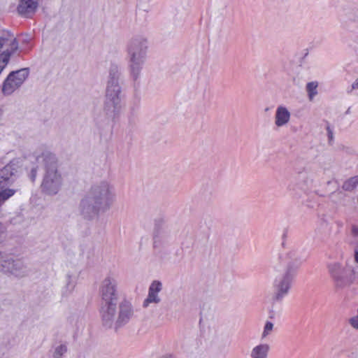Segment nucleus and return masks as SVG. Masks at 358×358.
<instances>
[{
  "instance_id": "f257e3e1",
  "label": "nucleus",
  "mask_w": 358,
  "mask_h": 358,
  "mask_svg": "<svg viewBox=\"0 0 358 358\" xmlns=\"http://www.w3.org/2000/svg\"><path fill=\"white\" fill-rule=\"evenodd\" d=\"M99 293L101 298L100 315L103 326L118 329L127 324L134 315L131 303L119 298L117 276L113 273L107 274L101 281Z\"/></svg>"
},
{
  "instance_id": "f03ea898",
  "label": "nucleus",
  "mask_w": 358,
  "mask_h": 358,
  "mask_svg": "<svg viewBox=\"0 0 358 358\" xmlns=\"http://www.w3.org/2000/svg\"><path fill=\"white\" fill-rule=\"evenodd\" d=\"M115 201L114 187L108 181H100L93 184L81 199L78 212L83 219L92 220L108 211Z\"/></svg>"
},
{
  "instance_id": "7ed1b4c3",
  "label": "nucleus",
  "mask_w": 358,
  "mask_h": 358,
  "mask_svg": "<svg viewBox=\"0 0 358 358\" xmlns=\"http://www.w3.org/2000/svg\"><path fill=\"white\" fill-rule=\"evenodd\" d=\"M33 158L38 164L45 166V173L41 183V190L48 195H55L62 185V178L57 171L56 157L50 151L39 148L34 152Z\"/></svg>"
},
{
  "instance_id": "20e7f679",
  "label": "nucleus",
  "mask_w": 358,
  "mask_h": 358,
  "mask_svg": "<svg viewBox=\"0 0 358 358\" xmlns=\"http://www.w3.org/2000/svg\"><path fill=\"white\" fill-rule=\"evenodd\" d=\"M120 72L116 65H111L106 87L104 110L106 114L115 118L119 116L123 108L122 87L120 83Z\"/></svg>"
},
{
  "instance_id": "39448f33",
  "label": "nucleus",
  "mask_w": 358,
  "mask_h": 358,
  "mask_svg": "<svg viewBox=\"0 0 358 358\" xmlns=\"http://www.w3.org/2000/svg\"><path fill=\"white\" fill-rule=\"evenodd\" d=\"M328 273L336 289H343L358 283V265L343 266L339 262L327 264Z\"/></svg>"
},
{
  "instance_id": "423d86ee",
  "label": "nucleus",
  "mask_w": 358,
  "mask_h": 358,
  "mask_svg": "<svg viewBox=\"0 0 358 358\" xmlns=\"http://www.w3.org/2000/svg\"><path fill=\"white\" fill-rule=\"evenodd\" d=\"M148 42L145 38L132 39L127 48L128 68L130 76L136 80L141 76L146 59Z\"/></svg>"
},
{
  "instance_id": "0eeeda50",
  "label": "nucleus",
  "mask_w": 358,
  "mask_h": 358,
  "mask_svg": "<svg viewBox=\"0 0 358 358\" xmlns=\"http://www.w3.org/2000/svg\"><path fill=\"white\" fill-rule=\"evenodd\" d=\"M16 38L10 32H0V74L8 65L10 57L18 49Z\"/></svg>"
},
{
  "instance_id": "6e6552de",
  "label": "nucleus",
  "mask_w": 358,
  "mask_h": 358,
  "mask_svg": "<svg viewBox=\"0 0 358 358\" xmlns=\"http://www.w3.org/2000/svg\"><path fill=\"white\" fill-rule=\"evenodd\" d=\"M316 186L317 183L313 173L303 171L297 175L295 183L292 186L290 190L294 195L301 196L302 194H307Z\"/></svg>"
},
{
  "instance_id": "1a4fd4ad",
  "label": "nucleus",
  "mask_w": 358,
  "mask_h": 358,
  "mask_svg": "<svg viewBox=\"0 0 358 358\" xmlns=\"http://www.w3.org/2000/svg\"><path fill=\"white\" fill-rule=\"evenodd\" d=\"M28 76V71L22 69L11 72L4 80L2 85V93L5 96L12 94L19 88Z\"/></svg>"
},
{
  "instance_id": "9d476101",
  "label": "nucleus",
  "mask_w": 358,
  "mask_h": 358,
  "mask_svg": "<svg viewBox=\"0 0 358 358\" xmlns=\"http://www.w3.org/2000/svg\"><path fill=\"white\" fill-rule=\"evenodd\" d=\"M292 277L283 273L282 275L275 278L273 287L274 289L272 296V301L274 302H281L282 299L288 294L292 282L294 281Z\"/></svg>"
},
{
  "instance_id": "9b49d317",
  "label": "nucleus",
  "mask_w": 358,
  "mask_h": 358,
  "mask_svg": "<svg viewBox=\"0 0 358 358\" xmlns=\"http://www.w3.org/2000/svg\"><path fill=\"white\" fill-rule=\"evenodd\" d=\"M22 162L20 158H14L0 169V189L13 182V177L21 167Z\"/></svg>"
},
{
  "instance_id": "f8f14e48",
  "label": "nucleus",
  "mask_w": 358,
  "mask_h": 358,
  "mask_svg": "<svg viewBox=\"0 0 358 358\" xmlns=\"http://www.w3.org/2000/svg\"><path fill=\"white\" fill-rule=\"evenodd\" d=\"M163 289V285L159 280L152 281L148 288V293L143 302L144 308H148L150 304H159L162 301L159 293Z\"/></svg>"
},
{
  "instance_id": "ddd939ff",
  "label": "nucleus",
  "mask_w": 358,
  "mask_h": 358,
  "mask_svg": "<svg viewBox=\"0 0 358 358\" xmlns=\"http://www.w3.org/2000/svg\"><path fill=\"white\" fill-rule=\"evenodd\" d=\"M291 113L285 106H278L274 115V124L278 127H285L290 121Z\"/></svg>"
},
{
  "instance_id": "4468645a",
  "label": "nucleus",
  "mask_w": 358,
  "mask_h": 358,
  "mask_svg": "<svg viewBox=\"0 0 358 358\" xmlns=\"http://www.w3.org/2000/svg\"><path fill=\"white\" fill-rule=\"evenodd\" d=\"M17 3V11L20 15L29 16L35 13L38 3L36 0H15Z\"/></svg>"
},
{
  "instance_id": "2eb2a0df",
  "label": "nucleus",
  "mask_w": 358,
  "mask_h": 358,
  "mask_svg": "<svg viewBox=\"0 0 358 358\" xmlns=\"http://www.w3.org/2000/svg\"><path fill=\"white\" fill-rule=\"evenodd\" d=\"M288 257L289 262L287 264L286 270L284 273L294 278L302 261L295 252H289Z\"/></svg>"
},
{
  "instance_id": "dca6fc26",
  "label": "nucleus",
  "mask_w": 358,
  "mask_h": 358,
  "mask_svg": "<svg viewBox=\"0 0 358 358\" xmlns=\"http://www.w3.org/2000/svg\"><path fill=\"white\" fill-rule=\"evenodd\" d=\"M8 273L15 275L17 278H22L27 275V267L24 262L20 259H13L11 262Z\"/></svg>"
},
{
  "instance_id": "f3484780",
  "label": "nucleus",
  "mask_w": 358,
  "mask_h": 358,
  "mask_svg": "<svg viewBox=\"0 0 358 358\" xmlns=\"http://www.w3.org/2000/svg\"><path fill=\"white\" fill-rule=\"evenodd\" d=\"M271 347L268 343H259L250 352V358H268Z\"/></svg>"
},
{
  "instance_id": "a211bd4d",
  "label": "nucleus",
  "mask_w": 358,
  "mask_h": 358,
  "mask_svg": "<svg viewBox=\"0 0 358 358\" xmlns=\"http://www.w3.org/2000/svg\"><path fill=\"white\" fill-rule=\"evenodd\" d=\"M13 260V258L0 251V271L8 273Z\"/></svg>"
},
{
  "instance_id": "6ab92c4d",
  "label": "nucleus",
  "mask_w": 358,
  "mask_h": 358,
  "mask_svg": "<svg viewBox=\"0 0 358 358\" xmlns=\"http://www.w3.org/2000/svg\"><path fill=\"white\" fill-rule=\"evenodd\" d=\"M16 192V189L13 188H3L0 189V206L3 205L8 199L12 197Z\"/></svg>"
},
{
  "instance_id": "aec40b11",
  "label": "nucleus",
  "mask_w": 358,
  "mask_h": 358,
  "mask_svg": "<svg viewBox=\"0 0 358 358\" xmlns=\"http://www.w3.org/2000/svg\"><path fill=\"white\" fill-rule=\"evenodd\" d=\"M67 350L68 348L66 343H59L55 345L52 351V358H62Z\"/></svg>"
},
{
  "instance_id": "412c9836",
  "label": "nucleus",
  "mask_w": 358,
  "mask_h": 358,
  "mask_svg": "<svg viewBox=\"0 0 358 358\" xmlns=\"http://www.w3.org/2000/svg\"><path fill=\"white\" fill-rule=\"evenodd\" d=\"M318 83L317 82H310L306 85V91L308 93V99L312 101L317 94Z\"/></svg>"
},
{
  "instance_id": "4be33fe9",
  "label": "nucleus",
  "mask_w": 358,
  "mask_h": 358,
  "mask_svg": "<svg viewBox=\"0 0 358 358\" xmlns=\"http://www.w3.org/2000/svg\"><path fill=\"white\" fill-rule=\"evenodd\" d=\"M358 185V176L347 180L343 185V189L345 191H352Z\"/></svg>"
},
{
  "instance_id": "5701e85b",
  "label": "nucleus",
  "mask_w": 358,
  "mask_h": 358,
  "mask_svg": "<svg viewBox=\"0 0 358 358\" xmlns=\"http://www.w3.org/2000/svg\"><path fill=\"white\" fill-rule=\"evenodd\" d=\"M75 287L76 281L71 276H68L66 284L62 289V294L68 296L73 291Z\"/></svg>"
},
{
  "instance_id": "b1692460",
  "label": "nucleus",
  "mask_w": 358,
  "mask_h": 358,
  "mask_svg": "<svg viewBox=\"0 0 358 358\" xmlns=\"http://www.w3.org/2000/svg\"><path fill=\"white\" fill-rule=\"evenodd\" d=\"M274 329V324L272 322L266 321L264 324L263 331L261 334V339L264 340L269 336Z\"/></svg>"
},
{
  "instance_id": "393cba45",
  "label": "nucleus",
  "mask_w": 358,
  "mask_h": 358,
  "mask_svg": "<svg viewBox=\"0 0 358 358\" xmlns=\"http://www.w3.org/2000/svg\"><path fill=\"white\" fill-rule=\"evenodd\" d=\"M348 323L352 329L358 331V307L357 309V314L350 317L348 320Z\"/></svg>"
},
{
  "instance_id": "a878e982",
  "label": "nucleus",
  "mask_w": 358,
  "mask_h": 358,
  "mask_svg": "<svg viewBox=\"0 0 358 358\" xmlns=\"http://www.w3.org/2000/svg\"><path fill=\"white\" fill-rule=\"evenodd\" d=\"M37 170H38L37 166H34L31 169L30 173H29V177L31 181L35 180L36 178V175H37Z\"/></svg>"
},
{
  "instance_id": "bb28decb",
  "label": "nucleus",
  "mask_w": 358,
  "mask_h": 358,
  "mask_svg": "<svg viewBox=\"0 0 358 358\" xmlns=\"http://www.w3.org/2000/svg\"><path fill=\"white\" fill-rule=\"evenodd\" d=\"M357 89H358V78L352 84L350 92L354 90H357Z\"/></svg>"
},
{
  "instance_id": "cd10ccee",
  "label": "nucleus",
  "mask_w": 358,
  "mask_h": 358,
  "mask_svg": "<svg viewBox=\"0 0 358 358\" xmlns=\"http://www.w3.org/2000/svg\"><path fill=\"white\" fill-rule=\"evenodd\" d=\"M355 261L358 265V245L355 248Z\"/></svg>"
},
{
  "instance_id": "c85d7f7f",
  "label": "nucleus",
  "mask_w": 358,
  "mask_h": 358,
  "mask_svg": "<svg viewBox=\"0 0 358 358\" xmlns=\"http://www.w3.org/2000/svg\"><path fill=\"white\" fill-rule=\"evenodd\" d=\"M5 232V227L0 222V238H1L2 235Z\"/></svg>"
},
{
  "instance_id": "c756f323",
  "label": "nucleus",
  "mask_w": 358,
  "mask_h": 358,
  "mask_svg": "<svg viewBox=\"0 0 358 358\" xmlns=\"http://www.w3.org/2000/svg\"><path fill=\"white\" fill-rule=\"evenodd\" d=\"M353 232H354L355 234H358V229H357V228H355H355H353Z\"/></svg>"
},
{
  "instance_id": "7c9ffc66",
  "label": "nucleus",
  "mask_w": 358,
  "mask_h": 358,
  "mask_svg": "<svg viewBox=\"0 0 358 358\" xmlns=\"http://www.w3.org/2000/svg\"><path fill=\"white\" fill-rule=\"evenodd\" d=\"M357 203H358V196H357Z\"/></svg>"
}]
</instances>
